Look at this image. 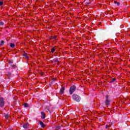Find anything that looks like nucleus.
<instances>
[{"label":"nucleus","instance_id":"obj_1","mask_svg":"<svg viewBox=\"0 0 130 130\" xmlns=\"http://www.w3.org/2000/svg\"><path fill=\"white\" fill-rule=\"evenodd\" d=\"M72 98L74 101H76L77 102H80L81 101V97L77 94H74L72 95Z\"/></svg>","mask_w":130,"mask_h":130},{"label":"nucleus","instance_id":"obj_2","mask_svg":"<svg viewBox=\"0 0 130 130\" xmlns=\"http://www.w3.org/2000/svg\"><path fill=\"white\" fill-rule=\"evenodd\" d=\"M105 103L107 106H108V105L110 104V101H109L108 95H106V101Z\"/></svg>","mask_w":130,"mask_h":130},{"label":"nucleus","instance_id":"obj_3","mask_svg":"<svg viewBox=\"0 0 130 130\" xmlns=\"http://www.w3.org/2000/svg\"><path fill=\"white\" fill-rule=\"evenodd\" d=\"M74 91H76V86L75 85H73L70 87V94L72 95V94L74 93Z\"/></svg>","mask_w":130,"mask_h":130},{"label":"nucleus","instance_id":"obj_4","mask_svg":"<svg viewBox=\"0 0 130 130\" xmlns=\"http://www.w3.org/2000/svg\"><path fill=\"white\" fill-rule=\"evenodd\" d=\"M5 106V100L3 98H0V107L3 108Z\"/></svg>","mask_w":130,"mask_h":130},{"label":"nucleus","instance_id":"obj_5","mask_svg":"<svg viewBox=\"0 0 130 130\" xmlns=\"http://www.w3.org/2000/svg\"><path fill=\"white\" fill-rule=\"evenodd\" d=\"M64 89H65V88L63 86L61 88L60 91H59L60 94H63V92H64Z\"/></svg>","mask_w":130,"mask_h":130},{"label":"nucleus","instance_id":"obj_6","mask_svg":"<svg viewBox=\"0 0 130 130\" xmlns=\"http://www.w3.org/2000/svg\"><path fill=\"white\" fill-rule=\"evenodd\" d=\"M28 125H29V124L28 123H25L23 124V128H27Z\"/></svg>","mask_w":130,"mask_h":130},{"label":"nucleus","instance_id":"obj_7","mask_svg":"<svg viewBox=\"0 0 130 130\" xmlns=\"http://www.w3.org/2000/svg\"><path fill=\"white\" fill-rule=\"evenodd\" d=\"M41 115H42L41 118L43 119H44V118H45V113H44L43 112H42Z\"/></svg>","mask_w":130,"mask_h":130},{"label":"nucleus","instance_id":"obj_8","mask_svg":"<svg viewBox=\"0 0 130 130\" xmlns=\"http://www.w3.org/2000/svg\"><path fill=\"white\" fill-rule=\"evenodd\" d=\"M40 125H41L42 127H44L45 126L44 125V123H43V122L40 121Z\"/></svg>","mask_w":130,"mask_h":130},{"label":"nucleus","instance_id":"obj_9","mask_svg":"<svg viewBox=\"0 0 130 130\" xmlns=\"http://www.w3.org/2000/svg\"><path fill=\"white\" fill-rule=\"evenodd\" d=\"M15 46H16V45H15V44H13V43L10 44V47H11V48H14Z\"/></svg>","mask_w":130,"mask_h":130},{"label":"nucleus","instance_id":"obj_10","mask_svg":"<svg viewBox=\"0 0 130 130\" xmlns=\"http://www.w3.org/2000/svg\"><path fill=\"white\" fill-rule=\"evenodd\" d=\"M23 106L24 107H28L29 105L27 103H25L23 104Z\"/></svg>","mask_w":130,"mask_h":130},{"label":"nucleus","instance_id":"obj_11","mask_svg":"<svg viewBox=\"0 0 130 130\" xmlns=\"http://www.w3.org/2000/svg\"><path fill=\"white\" fill-rule=\"evenodd\" d=\"M52 53H53L54 51H55V49L54 48H52L51 50Z\"/></svg>","mask_w":130,"mask_h":130},{"label":"nucleus","instance_id":"obj_12","mask_svg":"<svg viewBox=\"0 0 130 130\" xmlns=\"http://www.w3.org/2000/svg\"><path fill=\"white\" fill-rule=\"evenodd\" d=\"M4 45V41H1L0 43V46H3Z\"/></svg>","mask_w":130,"mask_h":130},{"label":"nucleus","instance_id":"obj_13","mask_svg":"<svg viewBox=\"0 0 130 130\" xmlns=\"http://www.w3.org/2000/svg\"><path fill=\"white\" fill-rule=\"evenodd\" d=\"M5 117L6 119H8V118H9V115L8 114H6L5 115Z\"/></svg>","mask_w":130,"mask_h":130},{"label":"nucleus","instance_id":"obj_14","mask_svg":"<svg viewBox=\"0 0 130 130\" xmlns=\"http://www.w3.org/2000/svg\"><path fill=\"white\" fill-rule=\"evenodd\" d=\"M4 25H5V23H4L3 22H0V26H4Z\"/></svg>","mask_w":130,"mask_h":130},{"label":"nucleus","instance_id":"obj_15","mask_svg":"<svg viewBox=\"0 0 130 130\" xmlns=\"http://www.w3.org/2000/svg\"><path fill=\"white\" fill-rule=\"evenodd\" d=\"M52 39H54L55 40H56V36L52 37Z\"/></svg>","mask_w":130,"mask_h":130},{"label":"nucleus","instance_id":"obj_16","mask_svg":"<svg viewBox=\"0 0 130 130\" xmlns=\"http://www.w3.org/2000/svg\"><path fill=\"white\" fill-rule=\"evenodd\" d=\"M4 5V2H3V1H1L0 2V6H3Z\"/></svg>","mask_w":130,"mask_h":130},{"label":"nucleus","instance_id":"obj_17","mask_svg":"<svg viewBox=\"0 0 130 130\" xmlns=\"http://www.w3.org/2000/svg\"><path fill=\"white\" fill-rule=\"evenodd\" d=\"M23 56H25L26 58H28V56L27 55V54H24Z\"/></svg>","mask_w":130,"mask_h":130},{"label":"nucleus","instance_id":"obj_18","mask_svg":"<svg viewBox=\"0 0 130 130\" xmlns=\"http://www.w3.org/2000/svg\"><path fill=\"white\" fill-rule=\"evenodd\" d=\"M110 125H106V128H110Z\"/></svg>","mask_w":130,"mask_h":130},{"label":"nucleus","instance_id":"obj_19","mask_svg":"<svg viewBox=\"0 0 130 130\" xmlns=\"http://www.w3.org/2000/svg\"><path fill=\"white\" fill-rule=\"evenodd\" d=\"M114 81H115V78H113L112 81H111V83H113V82H114Z\"/></svg>","mask_w":130,"mask_h":130},{"label":"nucleus","instance_id":"obj_20","mask_svg":"<svg viewBox=\"0 0 130 130\" xmlns=\"http://www.w3.org/2000/svg\"><path fill=\"white\" fill-rule=\"evenodd\" d=\"M117 6H120V3H119V2H118V3H117Z\"/></svg>","mask_w":130,"mask_h":130},{"label":"nucleus","instance_id":"obj_21","mask_svg":"<svg viewBox=\"0 0 130 130\" xmlns=\"http://www.w3.org/2000/svg\"><path fill=\"white\" fill-rule=\"evenodd\" d=\"M114 4H115V5H116L117 4V1H114Z\"/></svg>","mask_w":130,"mask_h":130},{"label":"nucleus","instance_id":"obj_22","mask_svg":"<svg viewBox=\"0 0 130 130\" xmlns=\"http://www.w3.org/2000/svg\"><path fill=\"white\" fill-rule=\"evenodd\" d=\"M16 66H14V67H13V68H15Z\"/></svg>","mask_w":130,"mask_h":130}]
</instances>
